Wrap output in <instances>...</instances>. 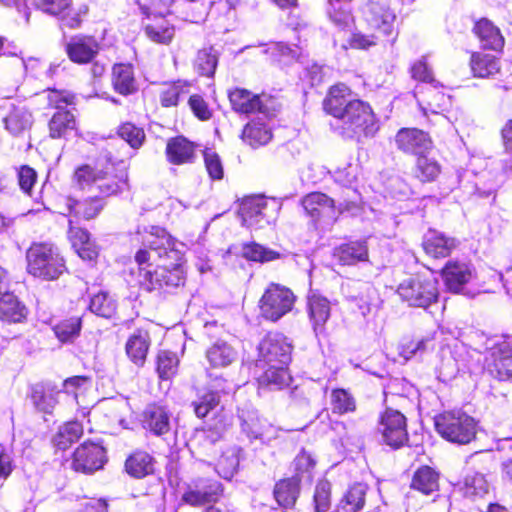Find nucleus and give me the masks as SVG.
Wrapping results in <instances>:
<instances>
[{"label": "nucleus", "mask_w": 512, "mask_h": 512, "mask_svg": "<svg viewBox=\"0 0 512 512\" xmlns=\"http://www.w3.org/2000/svg\"><path fill=\"white\" fill-rule=\"evenodd\" d=\"M150 336L147 331L138 330L127 340L125 352L130 361L137 367H143L150 347Z\"/></svg>", "instance_id": "6ab92c4d"}, {"label": "nucleus", "mask_w": 512, "mask_h": 512, "mask_svg": "<svg viewBox=\"0 0 512 512\" xmlns=\"http://www.w3.org/2000/svg\"><path fill=\"white\" fill-rule=\"evenodd\" d=\"M331 484L327 480L317 483L314 493L315 512H327L331 503Z\"/></svg>", "instance_id": "e2e57ef3"}, {"label": "nucleus", "mask_w": 512, "mask_h": 512, "mask_svg": "<svg viewBox=\"0 0 512 512\" xmlns=\"http://www.w3.org/2000/svg\"><path fill=\"white\" fill-rule=\"evenodd\" d=\"M153 239H149L152 251L157 254L158 262L152 269L141 268L136 273V283L146 291L161 290L165 287H178L184 283L181 264L183 260L182 243L176 242L164 229L157 228Z\"/></svg>", "instance_id": "f03ea898"}, {"label": "nucleus", "mask_w": 512, "mask_h": 512, "mask_svg": "<svg viewBox=\"0 0 512 512\" xmlns=\"http://www.w3.org/2000/svg\"><path fill=\"white\" fill-rule=\"evenodd\" d=\"M66 52L71 61L84 64L92 61L98 53V44L92 37L75 36L66 44Z\"/></svg>", "instance_id": "f3484780"}, {"label": "nucleus", "mask_w": 512, "mask_h": 512, "mask_svg": "<svg viewBox=\"0 0 512 512\" xmlns=\"http://www.w3.org/2000/svg\"><path fill=\"white\" fill-rule=\"evenodd\" d=\"M3 122L10 134L19 136L31 129L34 118L25 106H12Z\"/></svg>", "instance_id": "aec40b11"}, {"label": "nucleus", "mask_w": 512, "mask_h": 512, "mask_svg": "<svg viewBox=\"0 0 512 512\" xmlns=\"http://www.w3.org/2000/svg\"><path fill=\"white\" fill-rule=\"evenodd\" d=\"M103 206V202L98 197H92L84 201H78L72 198L67 200L69 212L86 220L96 217L103 209Z\"/></svg>", "instance_id": "72a5a7b5"}, {"label": "nucleus", "mask_w": 512, "mask_h": 512, "mask_svg": "<svg viewBox=\"0 0 512 512\" xmlns=\"http://www.w3.org/2000/svg\"><path fill=\"white\" fill-rule=\"evenodd\" d=\"M456 247V241L437 231H429L423 240V249L433 258H444Z\"/></svg>", "instance_id": "4be33fe9"}, {"label": "nucleus", "mask_w": 512, "mask_h": 512, "mask_svg": "<svg viewBox=\"0 0 512 512\" xmlns=\"http://www.w3.org/2000/svg\"><path fill=\"white\" fill-rule=\"evenodd\" d=\"M47 106L57 109L49 121V135L57 139L64 137L68 131L75 129L74 115L65 108L74 104V95L67 91L48 90L44 95Z\"/></svg>", "instance_id": "423d86ee"}, {"label": "nucleus", "mask_w": 512, "mask_h": 512, "mask_svg": "<svg viewBox=\"0 0 512 512\" xmlns=\"http://www.w3.org/2000/svg\"><path fill=\"white\" fill-rule=\"evenodd\" d=\"M307 306L309 315L314 320H328L330 317L329 300L316 292H311L308 295Z\"/></svg>", "instance_id": "09e8293b"}, {"label": "nucleus", "mask_w": 512, "mask_h": 512, "mask_svg": "<svg viewBox=\"0 0 512 512\" xmlns=\"http://www.w3.org/2000/svg\"><path fill=\"white\" fill-rule=\"evenodd\" d=\"M435 428L443 438L458 444H467L476 435L475 420L461 411L444 412L436 416Z\"/></svg>", "instance_id": "20e7f679"}, {"label": "nucleus", "mask_w": 512, "mask_h": 512, "mask_svg": "<svg viewBox=\"0 0 512 512\" xmlns=\"http://www.w3.org/2000/svg\"><path fill=\"white\" fill-rule=\"evenodd\" d=\"M104 462V448L93 442H84L75 450L71 462V468L76 472L91 474L101 469Z\"/></svg>", "instance_id": "9b49d317"}, {"label": "nucleus", "mask_w": 512, "mask_h": 512, "mask_svg": "<svg viewBox=\"0 0 512 512\" xmlns=\"http://www.w3.org/2000/svg\"><path fill=\"white\" fill-rule=\"evenodd\" d=\"M411 487L425 495L438 491L439 475L429 466L420 467L414 474Z\"/></svg>", "instance_id": "c85d7f7f"}, {"label": "nucleus", "mask_w": 512, "mask_h": 512, "mask_svg": "<svg viewBox=\"0 0 512 512\" xmlns=\"http://www.w3.org/2000/svg\"><path fill=\"white\" fill-rule=\"evenodd\" d=\"M271 137L270 129L264 123L258 121L248 123L242 133L243 140L253 148L267 144Z\"/></svg>", "instance_id": "e433bc0d"}, {"label": "nucleus", "mask_w": 512, "mask_h": 512, "mask_svg": "<svg viewBox=\"0 0 512 512\" xmlns=\"http://www.w3.org/2000/svg\"><path fill=\"white\" fill-rule=\"evenodd\" d=\"M281 209V203L275 199L269 201L265 198V208L260 210L255 221L251 223L249 228L262 229L268 225L275 223L278 213Z\"/></svg>", "instance_id": "864d4df0"}, {"label": "nucleus", "mask_w": 512, "mask_h": 512, "mask_svg": "<svg viewBox=\"0 0 512 512\" xmlns=\"http://www.w3.org/2000/svg\"><path fill=\"white\" fill-rule=\"evenodd\" d=\"M209 363L216 368L226 367L236 359L235 350L225 342H217L207 350Z\"/></svg>", "instance_id": "58836bf2"}, {"label": "nucleus", "mask_w": 512, "mask_h": 512, "mask_svg": "<svg viewBox=\"0 0 512 512\" xmlns=\"http://www.w3.org/2000/svg\"><path fill=\"white\" fill-rule=\"evenodd\" d=\"M52 329L61 342H68L78 336L81 322H57Z\"/></svg>", "instance_id": "338daca9"}, {"label": "nucleus", "mask_w": 512, "mask_h": 512, "mask_svg": "<svg viewBox=\"0 0 512 512\" xmlns=\"http://www.w3.org/2000/svg\"><path fill=\"white\" fill-rule=\"evenodd\" d=\"M299 478L292 477L279 481L274 488V497L277 503L284 507H292L299 494Z\"/></svg>", "instance_id": "c756f323"}, {"label": "nucleus", "mask_w": 512, "mask_h": 512, "mask_svg": "<svg viewBox=\"0 0 512 512\" xmlns=\"http://www.w3.org/2000/svg\"><path fill=\"white\" fill-rule=\"evenodd\" d=\"M144 427L156 435H161L169 430V416L167 411L157 405H150L143 414Z\"/></svg>", "instance_id": "a878e982"}, {"label": "nucleus", "mask_w": 512, "mask_h": 512, "mask_svg": "<svg viewBox=\"0 0 512 512\" xmlns=\"http://www.w3.org/2000/svg\"><path fill=\"white\" fill-rule=\"evenodd\" d=\"M222 493L221 484L216 480L207 483H197L194 489V506L207 505L218 501Z\"/></svg>", "instance_id": "4c0bfd02"}, {"label": "nucleus", "mask_w": 512, "mask_h": 512, "mask_svg": "<svg viewBox=\"0 0 512 512\" xmlns=\"http://www.w3.org/2000/svg\"><path fill=\"white\" fill-rule=\"evenodd\" d=\"M263 208H265L264 196L255 195L244 198L239 207L242 225L249 227Z\"/></svg>", "instance_id": "79ce46f5"}, {"label": "nucleus", "mask_w": 512, "mask_h": 512, "mask_svg": "<svg viewBox=\"0 0 512 512\" xmlns=\"http://www.w3.org/2000/svg\"><path fill=\"white\" fill-rule=\"evenodd\" d=\"M204 165L209 177L212 180H220L223 178V165L219 155L211 150L205 149L202 151Z\"/></svg>", "instance_id": "680f3d73"}, {"label": "nucleus", "mask_w": 512, "mask_h": 512, "mask_svg": "<svg viewBox=\"0 0 512 512\" xmlns=\"http://www.w3.org/2000/svg\"><path fill=\"white\" fill-rule=\"evenodd\" d=\"M440 171V165L435 159L429 158L425 154L418 156L414 168V175L421 182L434 181Z\"/></svg>", "instance_id": "37998d69"}, {"label": "nucleus", "mask_w": 512, "mask_h": 512, "mask_svg": "<svg viewBox=\"0 0 512 512\" xmlns=\"http://www.w3.org/2000/svg\"><path fill=\"white\" fill-rule=\"evenodd\" d=\"M27 317V308L10 293L0 296V320H23Z\"/></svg>", "instance_id": "2f4dec72"}, {"label": "nucleus", "mask_w": 512, "mask_h": 512, "mask_svg": "<svg viewBox=\"0 0 512 512\" xmlns=\"http://www.w3.org/2000/svg\"><path fill=\"white\" fill-rule=\"evenodd\" d=\"M471 70L475 77H489L499 71L498 61L492 55L474 53L471 57Z\"/></svg>", "instance_id": "a19ab883"}, {"label": "nucleus", "mask_w": 512, "mask_h": 512, "mask_svg": "<svg viewBox=\"0 0 512 512\" xmlns=\"http://www.w3.org/2000/svg\"><path fill=\"white\" fill-rule=\"evenodd\" d=\"M325 111L335 118L332 127L346 139L373 136L379 126L371 107L353 99L344 84L333 86L324 100Z\"/></svg>", "instance_id": "f257e3e1"}, {"label": "nucleus", "mask_w": 512, "mask_h": 512, "mask_svg": "<svg viewBox=\"0 0 512 512\" xmlns=\"http://www.w3.org/2000/svg\"><path fill=\"white\" fill-rule=\"evenodd\" d=\"M125 469L131 476L143 478L153 473V459L146 452H135L126 460Z\"/></svg>", "instance_id": "f704fd0d"}, {"label": "nucleus", "mask_w": 512, "mask_h": 512, "mask_svg": "<svg viewBox=\"0 0 512 512\" xmlns=\"http://www.w3.org/2000/svg\"><path fill=\"white\" fill-rule=\"evenodd\" d=\"M327 14L329 19L340 28L348 27L353 21L350 6L336 1H328Z\"/></svg>", "instance_id": "6e6d98bb"}, {"label": "nucleus", "mask_w": 512, "mask_h": 512, "mask_svg": "<svg viewBox=\"0 0 512 512\" xmlns=\"http://www.w3.org/2000/svg\"><path fill=\"white\" fill-rule=\"evenodd\" d=\"M83 434V427L77 421L65 423L60 426L53 438L54 445L58 449L65 450Z\"/></svg>", "instance_id": "ea45409f"}, {"label": "nucleus", "mask_w": 512, "mask_h": 512, "mask_svg": "<svg viewBox=\"0 0 512 512\" xmlns=\"http://www.w3.org/2000/svg\"><path fill=\"white\" fill-rule=\"evenodd\" d=\"M98 409L104 411L109 418L111 425L118 424L122 428H128V423L123 413L128 410V405L124 401H101Z\"/></svg>", "instance_id": "de8ad7c7"}, {"label": "nucleus", "mask_w": 512, "mask_h": 512, "mask_svg": "<svg viewBox=\"0 0 512 512\" xmlns=\"http://www.w3.org/2000/svg\"><path fill=\"white\" fill-rule=\"evenodd\" d=\"M397 148L406 154L422 155L432 148L428 133L417 128H401L395 135Z\"/></svg>", "instance_id": "f8f14e48"}, {"label": "nucleus", "mask_w": 512, "mask_h": 512, "mask_svg": "<svg viewBox=\"0 0 512 512\" xmlns=\"http://www.w3.org/2000/svg\"><path fill=\"white\" fill-rule=\"evenodd\" d=\"M334 258L342 265H354L357 262L368 261V246L365 240L344 243L334 249Z\"/></svg>", "instance_id": "a211bd4d"}, {"label": "nucleus", "mask_w": 512, "mask_h": 512, "mask_svg": "<svg viewBox=\"0 0 512 512\" xmlns=\"http://www.w3.org/2000/svg\"><path fill=\"white\" fill-rule=\"evenodd\" d=\"M239 452L237 447L228 449L220 456L214 470L225 479L233 477L239 466Z\"/></svg>", "instance_id": "a18cd8bd"}, {"label": "nucleus", "mask_w": 512, "mask_h": 512, "mask_svg": "<svg viewBox=\"0 0 512 512\" xmlns=\"http://www.w3.org/2000/svg\"><path fill=\"white\" fill-rule=\"evenodd\" d=\"M332 411L338 414L353 412L356 409L354 397L344 389H334L331 393Z\"/></svg>", "instance_id": "4d7b16f0"}, {"label": "nucleus", "mask_w": 512, "mask_h": 512, "mask_svg": "<svg viewBox=\"0 0 512 512\" xmlns=\"http://www.w3.org/2000/svg\"><path fill=\"white\" fill-rule=\"evenodd\" d=\"M166 155L173 164L186 163L192 157V143L182 136L172 138L167 143Z\"/></svg>", "instance_id": "7c9ffc66"}, {"label": "nucleus", "mask_w": 512, "mask_h": 512, "mask_svg": "<svg viewBox=\"0 0 512 512\" xmlns=\"http://www.w3.org/2000/svg\"><path fill=\"white\" fill-rule=\"evenodd\" d=\"M112 83L114 89L122 95L134 93L137 90V86L132 66L127 64L114 65Z\"/></svg>", "instance_id": "bb28decb"}, {"label": "nucleus", "mask_w": 512, "mask_h": 512, "mask_svg": "<svg viewBox=\"0 0 512 512\" xmlns=\"http://www.w3.org/2000/svg\"><path fill=\"white\" fill-rule=\"evenodd\" d=\"M228 97L232 109L237 113L252 114L259 112L264 115L268 113L262 97L246 89L235 88L229 92Z\"/></svg>", "instance_id": "2eb2a0df"}, {"label": "nucleus", "mask_w": 512, "mask_h": 512, "mask_svg": "<svg viewBox=\"0 0 512 512\" xmlns=\"http://www.w3.org/2000/svg\"><path fill=\"white\" fill-rule=\"evenodd\" d=\"M153 23L145 26V33L153 42L168 44L174 35V28L160 15H154Z\"/></svg>", "instance_id": "c9c22d12"}, {"label": "nucleus", "mask_w": 512, "mask_h": 512, "mask_svg": "<svg viewBox=\"0 0 512 512\" xmlns=\"http://www.w3.org/2000/svg\"><path fill=\"white\" fill-rule=\"evenodd\" d=\"M363 14L365 21L372 29L386 36L393 33L396 15L385 3L368 1Z\"/></svg>", "instance_id": "ddd939ff"}, {"label": "nucleus", "mask_w": 512, "mask_h": 512, "mask_svg": "<svg viewBox=\"0 0 512 512\" xmlns=\"http://www.w3.org/2000/svg\"><path fill=\"white\" fill-rule=\"evenodd\" d=\"M295 299L290 289L271 283L259 301L261 316L265 320H279L292 311Z\"/></svg>", "instance_id": "6e6552de"}, {"label": "nucleus", "mask_w": 512, "mask_h": 512, "mask_svg": "<svg viewBox=\"0 0 512 512\" xmlns=\"http://www.w3.org/2000/svg\"><path fill=\"white\" fill-rule=\"evenodd\" d=\"M293 346L286 336L281 333H268L258 346L256 368H266L268 365H286L291 361Z\"/></svg>", "instance_id": "0eeeda50"}, {"label": "nucleus", "mask_w": 512, "mask_h": 512, "mask_svg": "<svg viewBox=\"0 0 512 512\" xmlns=\"http://www.w3.org/2000/svg\"><path fill=\"white\" fill-rule=\"evenodd\" d=\"M474 33L484 49L500 50L504 45V38L499 29L487 19H481L475 24Z\"/></svg>", "instance_id": "5701e85b"}, {"label": "nucleus", "mask_w": 512, "mask_h": 512, "mask_svg": "<svg viewBox=\"0 0 512 512\" xmlns=\"http://www.w3.org/2000/svg\"><path fill=\"white\" fill-rule=\"evenodd\" d=\"M241 254L248 260L258 262H269L280 257L278 252L254 242L243 244Z\"/></svg>", "instance_id": "8fccbe9b"}, {"label": "nucleus", "mask_w": 512, "mask_h": 512, "mask_svg": "<svg viewBox=\"0 0 512 512\" xmlns=\"http://www.w3.org/2000/svg\"><path fill=\"white\" fill-rule=\"evenodd\" d=\"M72 0H31L32 5L43 12L59 16L67 11Z\"/></svg>", "instance_id": "69168bd1"}, {"label": "nucleus", "mask_w": 512, "mask_h": 512, "mask_svg": "<svg viewBox=\"0 0 512 512\" xmlns=\"http://www.w3.org/2000/svg\"><path fill=\"white\" fill-rule=\"evenodd\" d=\"M218 63V53L213 47L203 49L197 55V67L202 76L212 78Z\"/></svg>", "instance_id": "13d9d810"}, {"label": "nucleus", "mask_w": 512, "mask_h": 512, "mask_svg": "<svg viewBox=\"0 0 512 512\" xmlns=\"http://www.w3.org/2000/svg\"><path fill=\"white\" fill-rule=\"evenodd\" d=\"M418 104L422 111L438 114L447 108L451 103V98L438 88V83L431 84L416 92Z\"/></svg>", "instance_id": "dca6fc26"}, {"label": "nucleus", "mask_w": 512, "mask_h": 512, "mask_svg": "<svg viewBox=\"0 0 512 512\" xmlns=\"http://www.w3.org/2000/svg\"><path fill=\"white\" fill-rule=\"evenodd\" d=\"M220 396L218 391H209L200 396L199 402L194 405V413L197 417H206L209 412L217 407Z\"/></svg>", "instance_id": "0e129e2a"}, {"label": "nucleus", "mask_w": 512, "mask_h": 512, "mask_svg": "<svg viewBox=\"0 0 512 512\" xmlns=\"http://www.w3.org/2000/svg\"><path fill=\"white\" fill-rule=\"evenodd\" d=\"M158 227H152L151 232L144 238V243L149 249H140L135 254V261L138 264V271L141 268L152 269L156 267V263L158 262L157 254H155L149 243L147 242L149 239H152L151 236H155L156 229Z\"/></svg>", "instance_id": "bf43d9fd"}, {"label": "nucleus", "mask_w": 512, "mask_h": 512, "mask_svg": "<svg viewBox=\"0 0 512 512\" xmlns=\"http://www.w3.org/2000/svg\"><path fill=\"white\" fill-rule=\"evenodd\" d=\"M485 350L488 368L499 380H508L512 376V346L505 339L490 338Z\"/></svg>", "instance_id": "1a4fd4ad"}, {"label": "nucleus", "mask_w": 512, "mask_h": 512, "mask_svg": "<svg viewBox=\"0 0 512 512\" xmlns=\"http://www.w3.org/2000/svg\"><path fill=\"white\" fill-rule=\"evenodd\" d=\"M99 194L103 197L116 195L128 189L127 171L121 170L119 174L109 175L108 172L101 170V176L96 185Z\"/></svg>", "instance_id": "393cba45"}, {"label": "nucleus", "mask_w": 512, "mask_h": 512, "mask_svg": "<svg viewBox=\"0 0 512 512\" xmlns=\"http://www.w3.org/2000/svg\"><path fill=\"white\" fill-rule=\"evenodd\" d=\"M179 358L176 353L163 350L157 355V373L160 379H171L178 370Z\"/></svg>", "instance_id": "49530a36"}, {"label": "nucleus", "mask_w": 512, "mask_h": 512, "mask_svg": "<svg viewBox=\"0 0 512 512\" xmlns=\"http://www.w3.org/2000/svg\"><path fill=\"white\" fill-rule=\"evenodd\" d=\"M378 432L385 444L392 448H399L408 441L406 417L394 409H386L380 416Z\"/></svg>", "instance_id": "9d476101"}, {"label": "nucleus", "mask_w": 512, "mask_h": 512, "mask_svg": "<svg viewBox=\"0 0 512 512\" xmlns=\"http://www.w3.org/2000/svg\"><path fill=\"white\" fill-rule=\"evenodd\" d=\"M89 310L97 317L110 319L115 314L116 305L106 293H99L91 299Z\"/></svg>", "instance_id": "3c124183"}, {"label": "nucleus", "mask_w": 512, "mask_h": 512, "mask_svg": "<svg viewBox=\"0 0 512 512\" xmlns=\"http://www.w3.org/2000/svg\"><path fill=\"white\" fill-rule=\"evenodd\" d=\"M301 205L307 215L318 219L324 214L329 215L333 212L334 200L321 192H313L302 199Z\"/></svg>", "instance_id": "b1692460"}, {"label": "nucleus", "mask_w": 512, "mask_h": 512, "mask_svg": "<svg viewBox=\"0 0 512 512\" xmlns=\"http://www.w3.org/2000/svg\"><path fill=\"white\" fill-rule=\"evenodd\" d=\"M189 94V86L180 81L165 85L160 91V102L164 107L177 105L178 101Z\"/></svg>", "instance_id": "603ef678"}, {"label": "nucleus", "mask_w": 512, "mask_h": 512, "mask_svg": "<svg viewBox=\"0 0 512 512\" xmlns=\"http://www.w3.org/2000/svg\"><path fill=\"white\" fill-rule=\"evenodd\" d=\"M438 281L433 275H416L404 280L397 289L410 306L427 309L438 297Z\"/></svg>", "instance_id": "39448f33"}, {"label": "nucleus", "mask_w": 512, "mask_h": 512, "mask_svg": "<svg viewBox=\"0 0 512 512\" xmlns=\"http://www.w3.org/2000/svg\"><path fill=\"white\" fill-rule=\"evenodd\" d=\"M241 427L250 439H263L271 425L256 414H248L247 417L241 416Z\"/></svg>", "instance_id": "c03bdc74"}, {"label": "nucleus", "mask_w": 512, "mask_h": 512, "mask_svg": "<svg viewBox=\"0 0 512 512\" xmlns=\"http://www.w3.org/2000/svg\"><path fill=\"white\" fill-rule=\"evenodd\" d=\"M118 134L134 149L139 148L145 139L143 129L129 122L124 123L119 127Z\"/></svg>", "instance_id": "052dcab7"}, {"label": "nucleus", "mask_w": 512, "mask_h": 512, "mask_svg": "<svg viewBox=\"0 0 512 512\" xmlns=\"http://www.w3.org/2000/svg\"><path fill=\"white\" fill-rule=\"evenodd\" d=\"M474 275V268L466 262L449 261L442 269L445 286L453 293H462Z\"/></svg>", "instance_id": "4468645a"}, {"label": "nucleus", "mask_w": 512, "mask_h": 512, "mask_svg": "<svg viewBox=\"0 0 512 512\" xmlns=\"http://www.w3.org/2000/svg\"><path fill=\"white\" fill-rule=\"evenodd\" d=\"M31 399L34 406L45 413H51L57 401L52 394H46L42 388L35 387L32 390Z\"/></svg>", "instance_id": "774afa93"}, {"label": "nucleus", "mask_w": 512, "mask_h": 512, "mask_svg": "<svg viewBox=\"0 0 512 512\" xmlns=\"http://www.w3.org/2000/svg\"><path fill=\"white\" fill-rule=\"evenodd\" d=\"M262 374L258 376V383L261 388L280 390L288 386L291 376L286 365H268L266 368H258Z\"/></svg>", "instance_id": "412c9836"}, {"label": "nucleus", "mask_w": 512, "mask_h": 512, "mask_svg": "<svg viewBox=\"0 0 512 512\" xmlns=\"http://www.w3.org/2000/svg\"><path fill=\"white\" fill-rule=\"evenodd\" d=\"M458 486L464 496L469 498L483 497L489 489L485 476L478 472H468Z\"/></svg>", "instance_id": "473e14b6"}, {"label": "nucleus", "mask_w": 512, "mask_h": 512, "mask_svg": "<svg viewBox=\"0 0 512 512\" xmlns=\"http://www.w3.org/2000/svg\"><path fill=\"white\" fill-rule=\"evenodd\" d=\"M26 259L29 274L44 280L57 279L66 270L63 257L51 243H33Z\"/></svg>", "instance_id": "7ed1b4c3"}, {"label": "nucleus", "mask_w": 512, "mask_h": 512, "mask_svg": "<svg viewBox=\"0 0 512 512\" xmlns=\"http://www.w3.org/2000/svg\"><path fill=\"white\" fill-rule=\"evenodd\" d=\"M100 176L101 170L85 164L75 170L73 181L81 190L91 189L97 185Z\"/></svg>", "instance_id": "5fc2aeb1"}, {"label": "nucleus", "mask_w": 512, "mask_h": 512, "mask_svg": "<svg viewBox=\"0 0 512 512\" xmlns=\"http://www.w3.org/2000/svg\"><path fill=\"white\" fill-rule=\"evenodd\" d=\"M368 487L363 483H355L349 487L338 504V510L342 512H358L365 505Z\"/></svg>", "instance_id": "cd10ccee"}]
</instances>
